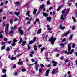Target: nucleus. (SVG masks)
<instances>
[{
  "instance_id": "59",
  "label": "nucleus",
  "mask_w": 77,
  "mask_h": 77,
  "mask_svg": "<svg viewBox=\"0 0 77 77\" xmlns=\"http://www.w3.org/2000/svg\"><path fill=\"white\" fill-rule=\"evenodd\" d=\"M3 5V2H2L0 4V6H2Z\"/></svg>"
},
{
  "instance_id": "8",
  "label": "nucleus",
  "mask_w": 77,
  "mask_h": 77,
  "mask_svg": "<svg viewBox=\"0 0 77 77\" xmlns=\"http://www.w3.org/2000/svg\"><path fill=\"white\" fill-rule=\"evenodd\" d=\"M54 52H57L58 53H59V52L60 51L59 50V48H57L54 50Z\"/></svg>"
},
{
  "instance_id": "6",
  "label": "nucleus",
  "mask_w": 77,
  "mask_h": 77,
  "mask_svg": "<svg viewBox=\"0 0 77 77\" xmlns=\"http://www.w3.org/2000/svg\"><path fill=\"white\" fill-rule=\"evenodd\" d=\"M47 21H48L50 22V21H51V17H48L47 18Z\"/></svg>"
},
{
  "instance_id": "39",
  "label": "nucleus",
  "mask_w": 77,
  "mask_h": 77,
  "mask_svg": "<svg viewBox=\"0 0 77 77\" xmlns=\"http://www.w3.org/2000/svg\"><path fill=\"white\" fill-rule=\"evenodd\" d=\"M65 41H66V39L65 38H64L62 40V42H65Z\"/></svg>"
},
{
  "instance_id": "58",
  "label": "nucleus",
  "mask_w": 77,
  "mask_h": 77,
  "mask_svg": "<svg viewBox=\"0 0 77 77\" xmlns=\"http://www.w3.org/2000/svg\"><path fill=\"white\" fill-rule=\"evenodd\" d=\"M61 30H64V29H65V27H63L61 28Z\"/></svg>"
},
{
  "instance_id": "29",
  "label": "nucleus",
  "mask_w": 77,
  "mask_h": 77,
  "mask_svg": "<svg viewBox=\"0 0 77 77\" xmlns=\"http://www.w3.org/2000/svg\"><path fill=\"white\" fill-rule=\"evenodd\" d=\"M5 48V46H3L2 47H1V49L2 50H4Z\"/></svg>"
},
{
  "instance_id": "25",
  "label": "nucleus",
  "mask_w": 77,
  "mask_h": 77,
  "mask_svg": "<svg viewBox=\"0 0 77 77\" xmlns=\"http://www.w3.org/2000/svg\"><path fill=\"white\" fill-rule=\"evenodd\" d=\"M34 42L33 41H30L29 43V44H33Z\"/></svg>"
},
{
  "instance_id": "24",
  "label": "nucleus",
  "mask_w": 77,
  "mask_h": 77,
  "mask_svg": "<svg viewBox=\"0 0 77 77\" xmlns=\"http://www.w3.org/2000/svg\"><path fill=\"white\" fill-rule=\"evenodd\" d=\"M41 52H42L44 50H45V48H43L41 49H40Z\"/></svg>"
},
{
  "instance_id": "16",
  "label": "nucleus",
  "mask_w": 77,
  "mask_h": 77,
  "mask_svg": "<svg viewBox=\"0 0 77 77\" xmlns=\"http://www.w3.org/2000/svg\"><path fill=\"white\" fill-rule=\"evenodd\" d=\"M15 4L17 6H19L20 5V2H17L15 3Z\"/></svg>"
},
{
  "instance_id": "41",
  "label": "nucleus",
  "mask_w": 77,
  "mask_h": 77,
  "mask_svg": "<svg viewBox=\"0 0 77 77\" xmlns=\"http://www.w3.org/2000/svg\"><path fill=\"white\" fill-rule=\"evenodd\" d=\"M42 70H43V69H39V72H41L42 71Z\"/></svg>"
},
{
  "instance_id": "2",
  "label": "nucleus",
  "mask_w": 77,
  "mask_h": 77,
  "mask_svg": "<svg viewBox=\"0 0 77 77\" xmlns=\"http://www.w3.org/2000/svg\"><path fill=\"white\" fill-rule=\"evenodd\" d=\"M6 27L5 28V31L6 35H8L9 33V24L7 23L6 24Z\"/></svg>"
},
{
  "instance_id": "23",
  "label": "nucleus",
  "mask_w": 77,
  "mask_h": 77,
  "mask_svg": "<svg viewBox=\"0 0 77 77\" xmlns=\"http://www.w3.org/2000/svg\"><path fill=\"white\" fill-rule=\"evenodd\" d=\"M6 51H10V48L9 47H8L7 48V49Z\"/></svg>"
},
{
  "instance_id": "30",
  "label": "nucleus",
  "mask_w": 77,
  "mask_h": 77,
  "mask_svg": "<svg viewBox=\"0 0 77 77\" xmlns=\"http://www.w3.org/2000/svg\"><path fill=\"white\" fill-rule=\"evenodd\" d=\"M0 38H3V35L2 34H0Z\"/></svg>"
},
{
  "instance_id": "34",
  "label": "nucleus",
  "mask_w": 77,
  "mask_h": 77,
  "mask_svg": "<svg viewBox=\"0 0 77 77\" xmlns=\"http://www.w3.org/2000/svg\"><path fill=\"white\" fill-rule=\"evenodd\" d=\"M72 29L73 30H75V26H73V27H72Z\"/></svg>"
},
{
  "instance_id": "40",
  "label": "nucleus",
  "mask_w": 77,
  "mask_h": 77,
  "mask_svg": "<svg viewBox=\"0 0 77 77\" xmlns=\"http://www.w3.org/2000/svg\"><path fill=\"white\" fill-rule=\"evenodd\" d=\"M16 45V44H15V43H14L12 44V45L13 47H14V46H15V45Z\"/></svg>"
},
{
  "instance_id": "5",
  "label": "nucleus",
  "mask_w": 77,
  "mask_h": 77,
  "mask_svg": "<svg viewBox=\"0 0 77 77\" xmlns=\"http://www.w3.org/2000/svg\"><path fill=\"white\" fill-rule=\"evenodd\" d=\"M71 43H70L68 45V49L69 51H71Z\"/></svg>"
},
{
  "instance_id": "44",
  "label": "nucleus",
  "mask_w": 77,
  "mask_h": 77,
  "mask_svg": "<svg viewBox=\"0 0 77 77\" xmlns=\"http://www.w3.org/2000/svg\"><path fill=\"white\" fill-rule=\"evenodd\" d=\"M60 60H63V59H64V57H61L60 58Z\"/></svg>"
},
{
  "instance_id": "48",
  "label": "nucleus",
  "mask_w": 77,
  "mask_h": 77,
  "mask_svg": "<svg viewBox=\"0 0 77 77\" xmlns=\"http://www.w3.org/2000/svg\"><path fill=\"white\" fill-rule=\"evenodd\" d=\"M4 41H8V38H6L4 39Z\"/></svg>"
},
{
  "instance_id": "57",
  "label": "nucleus",
  "mask_w": 77,
  "mask_h": 77,
  "mask_svg": "<svg viewBox=\"0 0 77 77\" xmlns=\"http://www.w3.org/2000/svg\"><path fill=\"white\" fill-rule=\"evenodd\" d=\"M28 48L29 50H30V47L29 45H28Z\"/></svg>"
},
{
  "instance_id": "13",
  "label": "nucleus",
  "mask_w": 77,
  "mask_h": 77,
  "mask_svg": "<svg viewBox=\"0 0 77 77\" xmlns=\"http://www.w3.org/2000/svg\"><path fill=\"white\" fill-rule=\"evenodd\" d=\"M23 61H21L20 62H18L17 63V64L18 65H22V64H23Z\"/></svg>"
},
{
  "instance_id": "33",
  "label": "nucleus",
  "mask_w": 77,
  "mask_h": 77,
  "mask_svg": "<svg viewBox=\"0 0 77 77\" xmlns=\"http://www.w3.org/2000/svg\"><path fill=\"white\" fill-rule=\"evenodd\" d=\"M61 20H64V18H63V15H62L61 17Z\"/></svg>"
},
{
  "instance_id": "7",
  "label": "nucleus",
  "mask_w": 77,
  "mask_h": 77,
  "mask_svg": "<svg viewBox=\"0 0 77 77\" xmlns=\"http://www.w3.org/2000/svg\"><path fill=\"white\" fill-rule=\"evenodd\" d=\"M45 5L43 4L42 5H41L40 6V8L39 9V10H40V9H42L43 8H45Z\"/></svg>"
},
{
  "instance_id": "43",
  "label": "nucleus",
  "mask_w": 77,
  "mask_h": 77,
  "mask_svg": "<svg viewBox=\"0 0 77 77\" xmlns=\"http://www.w3.org/2000/svg\"><path fill=\"white\" fill-rule=\"evenodd\" d=\"M18 74L17 72H15L14 73V75H17Z\"/></svg>"
},
{
  "instance_id": "18",
  "label": "nucleus",
  "mask_w": 77,
  "mask_h": 77,
  "mask_svg": "<svg viewBox=\"0 0 77 77\" xmlns=\"http://www.w3.org/2000/svg\"><path fill=\"white\" fill-rule=\"evenodd\" d=\"M38 10V9H35L33 11V14L34 15H35L36 14V12H37V11Z\"/></svg>"
},
{
  "instance_id": "56",
  "label": "nucleus",
  "mask_w": 77,
  "mask_h": 77,
  "mask_svg": "<svg viewBox=\"0 0 77 77\" xmlns=\"http://www.w3.org/2000/svg\"><path fill=\"white\" fill-rule=\"evenodd\" d=\"M31 60L32 62H35V60H34V59H31Z\"/></svg>"
},
{
  "instance_id": "42",
  "label": "nucleus",
  "mask_w": 77,
  "mask_h": 77,
  "mask_svg": "<svg viewBox=\"0 0 77 77\" xmlns=\"http://www.w3.org/2000/svg\"><path fill=\"white\" fill-rule=\"evenodd\" d=\"M45 57H47L48 56V52H47L45 55Z\"/></svg>"
},
{
  "instance_id": "3",
  "label": "nucleus",
  "mask_w": 77,
  "mask_h": 77,
  "mask_svg": "<svg viewBox=\"0 0 77 77\" xmlns=\"http://www.w3.org/2000/svg\"><path fill=\"white\" fill-rule=\"evenodd\" d=\"M18 31H19L20 34L21 35H23L24 34V32L23 31L21 30V26H20L19 28H18Z\"/></svg>"
},
{
  "instance_id": "45",
  "label": "nucleus",
  "mask_w": 77,
  "mask_h": 77,
  "mask_svg": "<svg viewBox=\"0 0 77 77\" xmlns=\"http://www.w3.org/2000/svg\"><path fill=\"white\" fill-rule=\"evenodd\" d=\"M75 44H73L72 45V48H75Z\"/></svg>"
},
{
  "instance_id": "60",
  "label": "nucleus",
  "mask_w": 77,
  "mask_h": 77,
  "mask_svg": "<svg viewBox=\"0 0 77 77\" xmlns=\"http://www.w3.org/2000/svg\"><path fill=\"white\" fill-rule=\"evenodd\" d=\"M69 54H72V53H73L71 51H69Z\"/></svg>"
},
{
  "instance_id": "22",
  "label": "nucleus",
  "mask_w": 77,
  "mask_h": 77,
  "mask_svg": "<svg viewBox=\"0 0 77 77\" xmlns=\"http://www.w3.org/2000/svg\"><path fill=\"white\" fill-rule=\"evenodd\" d=\"M17 39H16L15 38H14L13 39V42L14 43H15V42H17Z\"/></svg>"
},
{
  "instance_id": "55",
  "label": "nucleus",
  "mask_w": 77,
  "mask_h": 77,
  "mask_svg": "<svg viewBox=\"0 0 77 77\" xmlns=\"http://www.w3.org/2000/svg\"><path fill=\"white\" fill-rule=\"evenodd\" d=\"M65 62H69V60H68L67 59H66L65 61Z\"/></svg>"
},
{
  "instance_id": "64",
  "label": "nucleus",
  "mask_w": 77,
  "mask_h": 77,
  "mask_svg": "<svg viewBox=\"0 0 77 77\" xmlns=\"http://www.w3.org/2000/svg\"><path fill=\"white\" fill-rule=\"evenodd\" d=\"M2 77H6V74L2 75Z\"/></svg>"
},
{
  "instance_id": "32",
  "label": "nucleus",
  "mask_w": 77,
  "mask_h": 77,
  "mask_svg": "<svg viewBox=\"0 0 77 77\" xmlns=\"http://www.w3.org/2000/svg\"><path fill=\"white\" fill-rule=\"evenodd\" d=\"M50 1H48L47 3V5H50Z\"/></svg>"
},
{
  "instance_id": "47",
  "label": "nucleus",
  "mask_w": 77,
  "mask_h": 77,
  "mask_svg": "<svg viewBox=\"0 0 77 77\" xmlns=\"http://www.w3.org/2000/svg\"><path fill=\"white\" fill-rule=\"evenodd\" d=\"M60 46H63V47H64V45L63 44H60Z\"/></svg>"
},
{
  "instance_id": "11",
  "label": "nucleus",
  "mask_w": 77,
  "mask_h": 77,
  "mask_svg": "<svg viewBox=\"0 0 77 77\" xmlns=\"http://www.w3.org/2000/svg\"><path fill=\"white\" fill-rule=\"evenodd\" d=\"M69 12V9H67L66 10V15L65 16V17H66V15H68V14Z\"/></svg>"
},
{
  "instance_id": "20",
  "label": "nucleus",
  "mask_w": 77,
  "mask_h": 77,
  "mask_svg": "<svg viewBox=\"0 0 77 77\" xmlns=\"http://www.w3.org/2000/svg\"><path fill=\"white\" fill-rule=\"evenodd\" d=\"M14 22V20L13 19H11L10 20V23L11 24H12Z\"/></svg>"
},
{
  "instance_id": "10",
  "label": "nucleus",
  "mask_w": 77,
  "mask_h": 77,
  "mask_svg": "<svg viewBox=\"0 0 77 77\" xmlns=\"http://www.w3.org/2000/svg\"><path fill=\"white\" fill-rule=\"evenodd\" d=\"M69 33V31L66 32L65 33H64L63 34V36H67Z\"/></svg>"
},
{
  "instance_id": "4",
  "label": "nucleus",
  "mask_w": 77,
  "mask_h": 77,
  "mask_svg": "<svg viewBox=\"0 0 77 77\" xmlns=\"http://www.w3.org/2000/svg\"><path fill=\"white\" fill-rule=\"evenodd\" d=\"M52 63H54L53 64V66H54L55 67L57 66V65H56V64H57V62H56L55 61H54V60H53L52 61Z\"/></svg>"
},
{
  "instance_id": "21",
  "label": "nucleus",
  "mask_w": 77,
  "mask_h": 77,
  "mask_svg": "<svg viewBox=\"0 0 77 77\" xmlns=\"http://www.w3.org/2000/svg\"><path fill=\"white\" fill-rule=\"evenodd\" d=\"M14 14L18 16V15H20V12H14Z\"/></svg>"
},
{
  "instance_id": "62",
  "label": "nucleus",
  "mask_w": 77,
  "mask_h": 77,
  "mask_svg": "<svg viewBox=\"0 0 77 77\" xmlns=\"http://www.w3.org/2000/svg\"><path fill=\"white\" fill-rule=\"evenodd\" d=\"M17 67V65H14V66H13V68H15Z\"/></svg>"
},
{
  "instance_id": "61",
  "label": "nucleus",
  "mask_w": 77,
  "mask_h": 77,
  "mask_svg": "<svg viewBox=\"0 0 77 77\" xmlns=\"http://www.w3.org/2000/svg\"><path fill=\"white\" fill-rule=\"evenodd\" d=\"M3 20H6V18L5 17H3Z\"/></svg>"
},
{
  "instance_id": "37",
  "label": "nucleus",
  "mask_w": 77,
  "mask_h": 77,
  "mask_svg": "<svg viewBox=\"0 0 77 77\" xmlns=\"http://www.w3.org/2000/svg\"><path fill=\"white\" fill-rule=\"evenodd\" d=\"M35 21L37 22H38V21H39V20L37 18L36 19V20H35Z\"/></svg>"
},
{
  "instance_id": "1",
  "label": "nucleus",
  "mask_w": 77,
  "mask_h": 77,
  "mask_svg": "<svg viewBox=\"0 0 77 77\" xmlns=\"http://www.w3.org/2000/svg\"><path fill=\"white\" fill-rule=\"evenodd\" d=\"M54 38V37L52 36L51 38H50L49 40V41L50 42L51 41V44H54V41H56V38Z\"/></svg>"
},
{
  "instance_id": "19",
  "label": "nucleus",
  "mask_w": 77,
  "mask_h": 77,
  "mask_svg": "<svg viewBox=\"0 0 77 77\" xmlns=\"http://www.w3.org/2000/svg\"><path fill=\"white\" fill-rule=\"evenodd\" d=\"M26 43V42L23 41L22 42V45L23 46H24L25 45V44Z\"/></svg>"
},
{
  "instance_id": "53",
  "label": "nucleus",
  "mask_w": 77,
  "mask_h": 77,
  "mask_svg": "<svg viewBox=\"0 0 77 77\" xmlns=\"http://www.w3.org/2000/svg\"><path fill=\"white\" fill-rule=\"evenodd\" d=\"M14 33V32L13 31H11L10 32L9 34H11V33Z\"/></svg>"
},
{
  "instance_id": "9",
  "label": "nucleus",
  "mask_w": 77,
  "mask_h": 77,
  "mask_svg": "<svg viewBox=\"0 0 77 77\" xmlns=\"http://www.w3.org/2000/svg\"><path fill=\"white\" fill-rule=\"evenodd\" d=\"M39 64H36L35 66V69L36 71H38V68H39Z\"/></svg>"
},
{
  "instance_id": "26",
  "label": "nucleus",
  "mask_w": 77,
  "mask_h": 77,
  "mask_svg": "<svg viewBox=\"0 0 77 77\" xmlns=\"http://www.w3.org/2000/svg\"><path fill=\"white\" fill-rule=\"evenodd\" d=\"M6 72V69H4L2 70L3 73H5V72Z\"/></svg>"
},
{
  "instance_id": "17",
  "label": "nucleus",
  "mask_w": 77,
  "mask_h": 77,
  "mask_svg": "<svg viewBox=\"0 0 77 77\" xmlns=\"http://www.w3.org/2000/svg\"><path fill=\"white\" fill-rule=\"evenodd\" d=\"M17 58L15 57H13L10 58L11 60H16Z\"/></svg>"
},
{
  "instance_id": "52",
  "label": "nucleus",
  "mask_w": 77,
  "mask_h": 77,
  "mask_svg": "<svg viewBox=\"0 0 77 77\" xmlns=\"http://www.w3.org/2000/svg\"><path fill=\"white\" fill-rule=\"evenodd\" d=\"M59 7L60 8H63V5H62L60 6Z\"/></svg>"
},
{
  "instance_id": "31",
  "label": "nucleus",
  "mask_w": 77,
  "mask_h": 77,
  "mask_svg": "<svg viewBox=\"0 0 77 77\" xmlns=\"http://www.w3.org/2000/svg\"><path fill=\"white\" fill-rule=\"evenodd\" d=\"M56 72V69H54L53 71H52V74H54V72Z\"/></svg>"
},
{
  "instance_id": "35",
  "label": "nucleus",
  "mask_w": 77,
  "mask_h": 77,
  "mask_svg": "<svg viewBox=\"0 0 77 77\" xmlns=\"http://www.w3.org/2000/svg\"><path fill=\"white\" fill-rule=\"evenodd\" d=\"M36 38L35 37L34 38L33 40L32 41L34 42H35V41H36Z\"/></svg>"
},
{
  "instance_id": "12",
  "label": "nucleus",
  "mask_w": 77,
  "mask_h": 77,
  "mask_svg": "<svg viewBox=\"0 0 77 77\" xmlns=\"http://www.w3.org/2000/svg\"><path fill=\"white\" fill-rule=\"evenodd\" d=\"M49 72H50V70L49 69H48L46 71V72L45 76L47 77V76L48 75V73H49Z\"/></svg>"
},
{
  "instance_id": "54",
  "label": "nucleus",
  "mask_w": 77,
  "mask_h": 77,
  "mask_svg": "<svg viewBox=\"0 0 77 77\" xmlns=\"http://www.w3.org/2000/svg\"><path fill=\"white\" fill-rule=\"evenodd\" d=\"M11 42H12L11 41H9L8 42V44H11Z\"/></svg>"
},
{
  "instance_id": "51",
  "label": "nucleus",
  "mask_w": 77,
  "mask_h": 77,
  "mask_svg": "<svg viewBox=\"0 0 77 77\" xmlns=\"http://www.w3.org/2000/svg\"><path fill=\"white\" fill-rule=\"evenodd\" d=\"M48 30H49V31H50V30H52V29H51V28H49L48 29Z\"/></svg>"
},
{
  "instance_id": "15",
  "label": "nucleus",
  "mask_w": 77,
  "mask_h": 77,
  "mask_svg": "<svg viewBox=\"0 0 77 77\" xmlns=\"http://www.w3.org/2000/svg\"><path fill=\"white\" fill-rule=\"evenodd\" d=\"M41 30H42V29H41V28H40L39 30L37 31V34H39V33H41Z\"/></svg>"
},
{
  "instance_id": "38",
  "label": "nucleus",
  "mask_w": 77,
  "mask_h": 77,
  "mask_svg": "<svg viewBox=\"0 0 77 77\" xmlns=\"http://www.w3.org/2000/svg\"><path fill=\"white\" fill-rule=\"evenodd\" d=\"M40 66L41 67H44V65L42 64H40Z\"/></svg>"
},
{
  "instance_id": "14",
  "label": "nucleus",
  "mask_w": 77,
  "mask_h": 77,
  "mask_svg": "<svg viewBox=\"0 0 77 77\" xmlns=\"http://www.w3.org/2000/svg\"><path fill=\"white\" fill-rule=\"evenodd\" d=\"M43 15L44 17H48V13H43Z\"/></svg>"
},
{
  "instance_id": "46",
  "label": "nucleus",
  "mask_w": 77,
  "mask_h": 77,
  "mask_svg": "<svg viewBox=\"0 0 77 77\" xmlns=\"http://www.w3.org/2000/svg\"><path fill=\"white\" fill-rule=\"evenodd\" d=\"M5 22H4L3 23V26L4 27L5 26Z\"/></svg>"
},
{
  "instance_id": "49",
  "label": "nucleus",
  "mask_w": 77,
  "mask_h": 77,
  "mask_svg": "<svg viewBox=\"0 0 77 77\" xmlns=\"http://www.w3.org/2000/svg\"><path fill=\"white\" fill-rule=\"evenodd\" d=\"M72 38V35H71L69 38V40H71Z\"/></svg>"
},
{
  "instance_id": "28",
  "label": "nucleus",
  "mask_w": 77,
  "mask_h": 77,
  "mask_svg": "<svg viewBox=\"0 0 77 77\" xmlns=\"http://www.w3.org/2000/svg\"><path fill=\"white\" fill-rule=\"evenodd\" d=\"M22 41H23V39H22V38H20V42H18V43H19V44H21V42H22Z\"/></svg>"
},
{
  "instance_id": "27",
  "label": "nucleus",
  "mask_w": 77,
  "mask_h": 77,
  "mask_svg": "<svg viewBox=\"0 0 77 77\" xmlns=\"http://www.w3.org/2000/svg\"><path fill=\"white\" fill-rule=\"evenodd\" d=\"M72 19L74 20V22L75 23L76 22V20H75V17H72Z\"/></svg>"
},
{
  "instance_id": "63",
  "label": "nucleus",
  "mask_w": 77,
  "mask_h": 77,
  "mask_svg": "<svg viewBox=\"0 0 77 77\" xmlns=\"http://www.w3.org/2000/svg\"><path fill=\"white\" fill-rule=\"evenodd\" d=\"M26 61L27 63H28V62H29V60L28 59H26Z\"/></svg>"
},
{
  "instance_id": "36",
  "label": "nucleus",
  "mask_w": 77,
  "mask_h": 77,
  "mask_svg": "<svg viewBox=\"0 0 77 77\" xmlns=\"http://www.w3.org/2000/svg\"><path fill=\"white\" fill-rule=\"evenodd\" d=\"M26 69H23L22 70V72H24L25 71H26Z\"/></svg>"
},
{
  "instance_id": "50",
  "label": "nucleus",
  "mask_w": 77,
  "mask_h": 77,
  "mask_svg": "<svg viewBox=\"0 0 77 77\" xmlns=\"http://www.w3.org/2000/svg\"><path fill=\"white\" fill-rule=\"evenodd\" d=\"M60 8L59 7L57 10V11H60Z\"/></svg>"
}]
</instances>
